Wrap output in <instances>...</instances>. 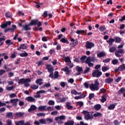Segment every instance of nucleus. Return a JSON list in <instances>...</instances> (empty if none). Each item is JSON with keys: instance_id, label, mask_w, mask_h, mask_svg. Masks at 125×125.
<instances>
[{"instance_id": "30", "label": "nucleus", "mask_w": 125, "mask_h": 125, "mask_svg": "<svg viewBox=\"0 0 125 125\" xmlns=\"http://www.w3.org/2000/svg\"><path fill=\"white\" fill-rule=\"evenodd\" d=\"M116 105H117V104L109 105L108 107V110H114V108L116 107Z\"/></svg>"}, {"instance_id": "22", "label": "nucleus", "mask_w": 125, "mask_h": 125, "mask_svg": "<svg viewBox=\"0 0 125 125\" xmlns=\"http://www.w3.org/2000/svg\"><path fill=\"white\" fill-rule=\"evenodd\" d=\"M37 110V106L35 105H31L30 108L28 109V112H32V111H35Z\"/></svg>"}, {"instance_id": "16", "label": "nucleus", "mask_w": 125, "mask_h": 125, "mask_svg": "<svg viewBox=\"0 0 125 125\" xmlns=\"http://www.w3.org/2000/svg\"><path fill=\"white\" fill-rule=\"evenodd\" d=\"M115 40L113 38H110L108 40L106 41V42L108 43V44L110 46H112L113 42H114Z\"/></svg>"}, {"instance_id": "57", "label": "nucleus", "mask_w": 125, "mask_h": 125, "mask_svg": "<svg viewBox=\"0 0 125 125\" xmlns=\"http://www.w3.org/2000/svg\"><path fill=\"white\" fill-rule=\"evenodd\" d=\"M110 60H111V59L107 58V59H105V60H104L103 61V62L104 63H108V62H110Z\"/></svg>"}, {"instance_id": "60", "label": "nucleus", "mask_w": 125, "mask_h": 125, "mask_svg": "<svg viewBox=\"0 0 125 125\" xmlns=\"http://www.w3.org/2000/svg\"><path fill=\"white\" fill-rule=\"evenodd\" d=\"M51 85L50 84V83L48 82V83H46L43 86V87H49Z\"/></svg>"}, {"instance_id": "36", "label": "nucleus", "mask_w": 125, "mask_h": 125, "mask_svg": "<svg viewBox=\"0 0 125 125\" xmlns=\"http://www.w3.org/2000/svg\"><path fill=\"white\" fill-rule=\"evenodd\" d=\"M119 71H124V70H125V64L123 63L119 67Z\"/></svg>"}, {"instance_id": "40", "label": "nucleus", "mask_w": 125, "mask_h": 125, "mask_svg": "<svg viewBox=\"0 0 125 125\" xmlns=\"http://www.w3.org/2000/svg\"><path fill=\"white\" fill-rule=\"evenodd\" d=\"M76 70L77 71H78V72L79 73L78 74H77L78 75H81V73L80 72H82V71H83V68L80 67L79 66H76Z\"/></svg>"}, {"instance_id": "35", "label": "nucleus", "mask_w": 125, "mask_h": 125, "mask_svg": "<svg viewBox=\"0 0 125 125\" xmlns=\"http://www.w3.org/2000/svg\"><path fill=\"white\" fill-rule=\"evenodd\" d=\"M107 97L106 96V95H104L102 97V99H101V102L102 103H104L105 101H106L107 99Z\"/></svg>"}, {"instance_id": "47", "label": "nucleus", "mask_w": 125, "mask_h": 125, "mask_svg": "<svg viewBox=\"0 0 125 125\" xmlns=\"http://www.w3.org/2000/svg\"><path fill=\"white\" fill-rule=\"evenodd\" d=\"M6 89L8 91H11V90H13V89H14V87L13 86L10 87H6Z\"/></svg>"}, {"instance_id": "6", "label": "nucleus", "mask_w": 125, "mask_h": 125, "mask_svg": "<svg viewBox=\"0 0 125 125\" xmlns=\"http://www.w3.org/2000/svg\"><path fill=\"white\" fill-rule=\"evenodd\" d=\"M94 43L92 42L89 41H87L86 42L85 47L86 49H91L92 47H94Z\"/></svg>"}, {"instance_id": "46", "label": "nucleus", "mask_w": 125, "mask_h": 125, "mask_svg": "<svg viewBox=\"0 0 125 125\" xmlns=\"http://www.w3.org/2000/svg\"><path fill=\"white\" fill-rule=\"evenodd\" d=\"M67 66H68L69 68H72L74 67V64L72 63V62H67L66 64Z\"/></svg>"}, {"instance_id": "55", "label": "nucleus", "mask_w": 125, "mask_h": 125, "mask_svg": "<svg viewBox=\"0 0 125 125\" xmlns=\"http://www.w3.org/2000/svg\"><path fill=\"white\" fill-rule=\"evenodd\" d=\"M84 33V30H77L76 31V34H78V35H80V34H83V35H84L83 34Z\"/></svg>"}, {"instance_id": "31", "label": "nucleus", "mask_w": 125, "mask_h": 125, "mask_svg": "<svg viewBox=\"0 0 125 125\" xmlns=\"http://www.w3.org/2000/svg\"><path fill=\"white\" fill-rule=\"evenodd\" d=\"M36 83H37V84H39V85H42V84L43 83L42 79H37L36 81Z\"/></svg>"}, {"instance_id": "51", "label": "nucleus", "mask_w": 125, "mask_h": 125, "mask_svg": "<svg viewBox=\"0 0 125 125\" xmlns=\"http://www.w3.org/2000/svg\"><path fill=\"white\" fill-rule=\"evenodd\" d=\"M38 117H44L45 116V113H39L37 114Z\"/></svg>"}, {"instance_id": "18", "label": "nucleus", "mask_w": 125, "mask_h": 125, "mask_svg": "<svg viewBox=\"0 0 125 125\" xmlns=\"http://www.w3.org/2000/svg\"><path fill=\"white\" fill-rule=\"evenodd\" d=\"M104 56H106V53L104 52H101L97 54V57H99V58L104 57Z\"/></svg>"}, {"instance_id": "8", "label": "nucleus", "mask_w": 125, "mask_h": 125, "mask_svg": "<svg viewBox=\"0 0 125 125\" xmlns=\"http://www.w3.org/2000/svg\"><path fill=\"white\" fill-rule=\"evenodd\" d=\"M31 83V79L29 78L24 79L23 83L25 87H29L30 86V83Z\"/></svg>"}, {"instance_id": "17", "label": "nucleus", "mask_w": 125, "mask_h": 125, "mask_svg": "<svg viewBox=\"0 0 125 125\" xmlns=\"http://www.w3.org/2000/svg\"><path fill=\"white\" fill-rule=\"evenodd\" d=\"M75 122L73 120H69L64 123V125H74Z\"/></svg>"}, {"instance_id": "29", "label": "nucleus", "mask_w": 125, "mask_h": 125, "mask_svg": "<svg viewBox=\"0 0 125 125\" xmlns=\"http://www.w3.org/2000/svg\"><path fill=\"white\" fill-rule=\"evenodd\" d=\"M94 109H95L96 111H99V110L101 109V105L99 104L95 105Z\"/></svg>"}, {"instance_id": "63", "label": "nucleus", "mask_w": 125, "mask_h": 125, "mask_svg": "<svg viewBox=\"0 0 125 125\" xmlns=\"http://www.w3.org/2000/svg\"><path fill=\"white\" fill-rule=\"evenodd\" d=\"M101 93H106V89L104 88H102L100 89Z\"/></svg>"}, {"instance_id": "50", "label": "nucleus", "mask_w": 125, "mask_h": 125, "mask_svg": "<svg viewBox=\"0 0 125 125\" xmlns=\"http://www.w3.org/2000/svg\"><path fill=\"white\" fill-rule=\"evenodd\" d=\"M48 104V105H50L51 106H53V105H54V104H55V103L54 102V101L50 100V101H49Z\"/></svg>"}, {"instance_id": "48", "label": "nucleus", "mask_w": 125, "mask_h": 125, "mask_svg": "<svg viewBox=\"0 0 125 125\" xmlns=\"http://www.w3.org/2000/svg\"><path fill=\"white\" fill-rule=\"evenodd\" d=\"M64 61L66 63H69L71 62V60H70V58L69 57H66L64 58Z\"/></svg>"}, {"instance_id": "44", "label": "nucleus", "mask_w": 125, "mask_h": 125, "mask_svg": "<svg viewBox=\"0 0 125 125\" xmlns=\"http://www.w3.org/2000/svg\"><path fill=\"white\" fill-rule=\"evenodd\" d=\"M109 70V67L104 66L102 68V71L103 72H106V71H108Z\"/></svg>"}, {"instance_id": "1", "label": "nucleus", "mask_w": 125, "mask_h": 125, "mask_svg": "<svg viewBox=\"0 0 125 125\" xmlns=\"http://www.w3.org/2000/svg\"><path fill=\"white\" fill-rule=\"evenodd\" d=\"M99 82H98V79H96L94 83H92L90 86V88L92 91H97L99 89Z\"/></svg>"}, {"instance_id": "14", "label": "nucleus", "mask_w": 125, "mask_h": 125, "mask_svg": "<svg viewBox=\"0 0 125 125\" xmlns=\"http://www.w3.org/2000/svg\"><path fill=\"white\" fill-rule=\"evenodd\" d=\"M65 107L68 110H72L73 109V106H71V103L69 102L66 103Z\"/></svg>"}, {"instance_id": "28", "label": "nucleus", "mask_w": 125, "mask_h": 125, "mask_svg": "<svg viewBox=\"0 0 125 125\" xmlns=\"http://www.w3.org/2000/svg\"><path fill=\"white\" fill-rule=\"evenodd\" d=\"M38 21H39V20H33L29 23V25H30V26H33V25L36 26V25H37Z\"/></svg>"}, {"instance_id": "3", "label": "nucleus", "mask_w": 125, "mask_h": 125, "mask_svg": "<svg viewBox=\"0 0 125 125\" xmlns=\"http://www.w3.org/2000/svg\"><path fill=\"white\" fill-rule=\"evenodd\" d=\"M82 114L84 115V119L86 121H88V120H92V119H93V116L92 114H90V112L86 110H83L82 112Z\"/></svg>"}, {"instance_id": "27", "label": "nucleus", "mask_w": 125, "mask_h": 125, "mask_svg": "<svg viewBox=\"0 0 125 125\" xmlns=\"http://www.w3.org/2000/svg\"><path fill=\"white\" fill-rule=\"evenodd\" d=\"M87 58L86 56H83L80 58V61L81 63H85V59Z\"/></svg>"}, {"instance_id": "39", "label": "nucleus", "mask_w": 125, "mask_h": 125, "mask_svg": "<svg viewBox=\"0 0 125 125\" xmlns=\"http://www.w3.org/2000/svg\"><path fill=\"white\" fill-rule=\"evenodd\" d=\"M60 42H63V43L69 44V42L67 40V39L62 38Z\"/></svg>"}, {"instance_id": "15", "label": "nucleus", "mask_w": 125, "mask_h": 125, "mask_svg": "<svg viewBox=\"0 0 125 125\" xmlns=\"http://www.w3.org/2000/svg\"><path fill=\"white\" fill-rule=\"evenodd\" d=\"M24 112H17L15 113V116L16 118H22L24 116Z\"/></svg>"}, {"instance_id": "23", "label": "nucleus", "mask_w": 125, "mask_h": 125, "mask_svg": "<svg viewBox=\"0 0 125 125\" xmlns=\"http://www.w3.org/2000/svg\"><path fill=\"white\" fill-rule=\"evenodd\" d=\"M30 24H26L25 26H23V30H24V31H29V30H31V28L30 27Z\"/></svg>"}, {"instance_id": "49", "label": "nucleus", "mask_w": 125, "mask_h": 125, "mask_svg": "<svg viewBox=\"0 0 125 125\" xmlns=\"http://www.w3.org/2000/svg\"><path fill=\"white\" fill-rule=\"evenodd\" d=\"M79 43V42H78L77 40H75L73 42H72V46L74 47L76 46Z\"/></svg>"}, {"instance_id": "58", "label": "nucleus", "mask_w": 125, "mask_h": 125, "mask_svg": "<svg viewBox=\"0 0 125 125\" xmlns=\"http://www.w3.org/2000/svg\"><path fill=\"white\" fill-rule=\"evenodd\" d=\"M57 114H58V111H54L51 113V115L52 116H56V115H57Z\"/></svg>"}, {"instance_id": "19", "label": "nucleus", "mask_w": 125, "mask_h": 125, "mask_svg": "<svg viewBox=\"0 0 125 125\" xmlns=\"http://www.w3.org/2000/svg\"><path fill=\"white\" fill-rule=\"evenodd\" d=\"M62 71L65 72L66 75H69V74H70V70H69V67H68V66H65V68H62Z\"/></svg>"}, {"instance_id": "10", "label": "nucleus", "mask_w": 125, "mask_h": 125, "mask_svg": "<svg viewBox=\"0 0 125 125\" xmlns=\"http://www.w3.org/2000/svg\"><path fill=\"white\" fill-rule=\"evenodd\" d=\"M120 54H123L124 53V50L123 49H119L118 50H117L115 52V56L116 57H122V55H120Z\"/></svg>"}, {"instance_id": "25", "label": "nucleus", "mask_w": 125, "mask_h": 125, "mask_svg": "<svg viewBox=\"0 0 125 125\" xmlns=\"http://www.w3.org/2000/svg\"><path fill=\"white\" fill-rule=\"evenodd\" d=\"M117 49V48L116 46H112L111 47H110L109 49V52H110L111 53H113L116 51Z\"/></svg>"}, {"instance_id": "54", "label": "nucleus", "mask_w": 125, "mask_h": 125, "mask_svg": "<svg viewBox=\"0 0 125 125\" xmlns=\"http://www.w3.org/2000/svg\"><path fill=\"white\" fill-rule=\"evenodd\" d=\"M118 62H119V61L117 59H114L112 61V63L113 65H117V64H118Z\"/></svg>"}, {"instance_id": "4", "label": "nucleus", "mask_w": 125, "mask_h": 125, "mask_svg": "<svg viewBox=\"0 0 125 125\" xmlns=\"http://www.w3.org/2000/svg\"><path fill=\"white\" fill-rule=\"evenodd\" d=\"M92 76L94 78H100L102 76V72L98 69L95 70L93 71Z\"/></svg>"}, {"instance_id": "42", "label": "nucleus", "mask_w": 125, "mask_h": 125, "mask_svg": "<svg viewBox=\"0 0 125 125\" xmlns=\"http://www.w3.org/2000/svg\"><path fill=\"white\" fill-rule=\"evenodd\" d=\"M91 62V57H88L86 58V60L85 61V63L86 64H87L89 62Z\"/></svg>"}, {"instance_id": "7", "label": "nucleus", "mask_w": 125, "mask_h": 125, "mask_svg": "<svg viewBox=\"0 0 125 125\" xmlns=\"http://www.w3.org/2000/svg\"><path fill=\"white\" fill-rule=\"evenodd\" d=\"M46 69L48 70V73L51 74L54 71V67L51 64H47L46 65Z\"/></svg>"}, {"instance_id": "20", "label": "nucleus", "mask_w": 125, "mask_h": 125, "mask_svg": "<svg viewBox=\"0 0 125 125\" xmlns=\"http://www.w3.org/2000/svg\"><path fill=\"white\" fill-rule=\"evenodd\" d=\"M114 39V42H115L116 43H120V42H122V39L121 37H115Z\"/></svg>"}, {"instance_id": "37", "label": "nucleus", "mask_w": 125, "mask_h": 125, "mask_svg": "<svg viewBox=\"0 0 125 125\" xmlns=\"http://www.w3.org/2000/svg\"><path fill=\"white\" fill-rule=\"evenodd\" d=\"M31 88H32V89H33V90H36V89H38V88H39V86L38 85H36V84H33L30 86Z\"/></svg>"}, {"instance_id": "52", "label": "nucleus", "mask_w": 125, "mask_h": 125, "mask_svg": "<svg viewBox=\"0 0 125 125\" xmlns=\"http://www.w3.org/2000/svg\"><path fill=\"white\" fill-rule=\"evenodd\" d=\"M39 123L42 125H45V124H46V122H45V120L44 119H40L39 120Z\"/></svg>"}, {"instance_id": "32", "label": "nucleus", "mask_w": 125, "mask_h": 125, "mask_svg": "<svg viewBox=\"0 0 125 125\" xmlns=\"http://www.w3.org/2000/svg\"><path fill=\"white\" fill-rule=\"evenodd\" d=\"M125 88L122 87L121 88L120 90H119L118 92V94L120 95L121 93H125Z\"/></svg>"}, {"instance_id": "38", "label": "nucleus", "mask_w": 125, "mask_h": 125, "mask_svg": "<svg viewBox=\"0 0 125 125\" xmlns=\"http://www.w3.org/2000/svg\"><path fill=\"white\" fill-rule=\"evenodd\" d=\"M20 56L21 57H27V56H28V53L24 51V53H21Z\"/></svg>"}, {"instance_id": "41", "label": "nucleus", "mask_w": 125, "mask_h": 125, "mask_svg": "<svg viewBox=\"0 0 125 125\" xmlns=\"http://www.w3.org/2000/svg\"><path fill=\"white\" fill-rule=\"evenodd\" d=\"M24 121V120H21L19 122H16V125H23Z\"/></svg>"}, {"instance_id": "24", "label": "nucleus", "mask_w": 125, "mask_h": 125, "mask_svg": "<svg viewBox=\"0 0 125 125\" xmlns=\"http://www.w3.org/2000/svg\"><path fill=\"white\" fill-rule=\"evenodd\" d=\"M6 118H10V119H13V113L11 112H7L6 114Z\"/></svg>"}, {"instance_id": "56", "label": "nucleus", "mask_w": 125, "mask_h": 125, "mask_svg": "<svg viewBox=\"0 0 125 125\" xmlns=\"http://www.w3.org/2000/svg\"><path fill=\"white\" fill-rule=\"evenodd\" d=\"M94 97V94L93 93L89 94L88 96V98L89 100H91V99H93Z\"/></svg>"}, {"instance_id": "11", "label": "nucleus", "mask_w": 125, "mask_h": 125, "mask_svg": "<svg viewBox=\"0 0 125 125\" xmlns=\"http://www.w3.org/2000/svg\"><path fill=\"white\" fill-rule=\"evenodd\" d=\"M19 101L18 99H11L10 101V103L13 104V106H17V102Z\"/></svg>"}, {"instance_id": "21", "label": "nucleus", "mask_w": 125, "mask_h": 125, "mask_svg": "<svg viewBox=\"0 0 125 125\" xmlns=\"http://www.w3.org/2000/svg\"><path fill=\"white\" fill-rule=\"evenodd\" d=\"M25 100L28 102H34L35 100L33 97H27L25 98Z\"/></svg>"}, {"instance_id": "61", "label": "nucleus", "mask_w": 125, "mask_h": 125, "mask_svg": "<svg viewBox=\"0 0 125 125\" xmlns=\"http://www.w3.org/2000/svg\"><path fill=\"white\" fill-rule=\"evenodd\" d=\"M16 52H14V53L11 55V58L14 59L16 57Z\"/></svg>"}, {"instance_id": "9", "label": "nucleus", "mask_w": 125, "mask_h": 125, "mask_svg": "<svg viewBox=\"0 0 125 125\" xmlns=\"http://www.w3.org/2000/svg\"><path fill=\"white\" fill-rule=\"evenodd\" d=\"M28 48V46L27 45V44H21L20 45V47L17 48V50H19V51H21V49H27Z\"/></svg>"}, {"instance_id": "53", "label": "nucleus", "mask_w": 125, "mask_h": 125, "mask_svg": "<svg viewBox=\"0 0 125 125\" xmlns=\"http://www.w3.org/2000/svg\"><path fill=\"white\" fill-rule=\"evenodd\" d=\"M46 121L47 122L48 124L53 123V119L52 118H47Z\"/></svg>"}, {"instance_id": "34", "label": "nucleus", "mask_w": 125, "mask_h": 125, "mask_svg": "<svg viewBox=\"0 0 125 125\" xmlns=\"http://www.w3.org/2000/svg\"><path fill=\"white\" fill-rule=\"evenodd\" d=\"M103 114L101 112H96L93 114V117L97 118V117H102Z\"/></svg>"}, {"instance_id": "33", "label": "nucleus", "mask_w": 125, "mask_h": 125, "mask_svg": "<svg viewBox=\"0 0 125 125\" xmlns=\"http://www.w3.org/2000/svg\"><path fill=\"white\" fill-rule=\"evenodd\" d=\"M113 81H114V79L113 78L106 79L105 80V83H111L113 82Z\"/></svg>"}, {"instance_id": "43", "label": "nucleus", "mask_w": 125, "mask_h": 125, "mask_svg": "<svg viewBox=\"0 0 125 125\" xmlns=\"http://www.w3.org/2000/svg\"><path fill=\"white\" fill-rule=\"evenodd\" d=\"M4 69L6 70V72H10V71H11V68L7 67V66H6V64H4Z\"/></svg>"}, {"instance_id": "62", "label": "nucleus", "mask_w": 125, "mask_h": 125, "mask_svg": "<svg viewBox=\"0 0 125 125\" xmlns=\"http://www.w3.org/2000/svg\"><path fill=\"white\" fill-rule=\"evenodd\" d=\"M24 81H25V79H24L23 78H22L20 79L18 83H24Z\"/></svg>"}, {"instance_id": "59", "label": "nucleus", "mask_w": 125, "mask_h": 125, "mask_svg": "<svg viewBox=\"0 0 125 125\" xmlns=\"http://www.w3.org/2000/svg\"><path fill=\"white\" fill-rule=\"evenodd\" d=\"M90 70V68L86 67L83 72V74H86L87 73H88Z\"/></svg>"}, {"instance_id": "45", "label": "nucleus", "mask_w": 125, "mask_h": 125, "mask_svg": "<svg viewBox=\"0 0 125 125\" xmlns=\"http://www.w3.org/2000/svg\"><path fill=\"white\" fill-rule=\"evenodd\" d=\"M5 16L7 18H11L12 17V15L9 12H7L5 14Z\"/></svg>"}, {"instance_id": "26", "label": "nucleus", "mask_w": 125, "mask_h": 125, "mask_svg": "<svg viewBox=\"0 0 125 125\" xmlns=\"http://www.w3.org/2000/svg\"><path fill=\"white\" fill-rule=\"evenodd\" d=\"M71 93L74 95H81V94H82V92H78L76 90H72L71 91Z\"/></svg>"}, {"instance_id": "12", "label": "nucleus", "mask_w": 125, "mask_h": 125, "mask_svg": "<svg viewBox=\"0 0 125 125\" xmlns=\"http://www.w3.org/2000/svg\"><path fill=\"white\" fill-rule=\"evenodd\" d=\"M46 107L47 105H41L38 107V110L41 111H46Z\"/></svg>"}, {"instance_id": "64", "label": "nucleus", "mask_w": 125, "mask_h": 125, "mask_svg": "<svg viewBox=\"0 0 125 125\" xmlns=\"http://www.w3.org/2000/svg\"><path fill=\"white\" fill-rule=\"evenodd\" d=\"M7 125H12V122L10 120H8L6 121Z\"/></svg>"}, {"instance_id": "13", "label": "nucleus", "mask_w": 125, "mask_h": 125, "mask_svg": "<svg viewBox=\"0 0 125 125\" xmlns=\"http://www.w3.org/2000/svg\"><path fill=\"white\" fill-rule=\"evenodd\" d=\"M57 102L58 103H60V102H61L62 103H63V102H66V98L63 97L58 98L57 99Z\"/></svg>"}, {"instance_id": "2", "label": "nucleus", "mask_w": 125, "mask_h": 125, "mask_svg": "<svg viewBox=\"0 0 125 125\" xmlns=\"http://www.w3.org/2000/svg\"><path fill=\"white\" fill-rule=\"evenodd\" d=\"M65 120H66V116L65 115H61L55 118V121L57 122L58 125H63Z\"/></svg>"}, {"instance_id": "5", "label": "nucleus", "mask_w": 125, "mask_h": 125, "mask_svg": "<svg viewBox=\"0 0 125 125\" xmlns=\"http://www.w3.org/2000/svg\"><path fill=\"white\" fill-rule=\"evenodd\" d=\"M49 78H51L54 80H56L58 78H59V72L58 71H55L53 74V72L49 75Z\"/></svg>"}]
</instances>
